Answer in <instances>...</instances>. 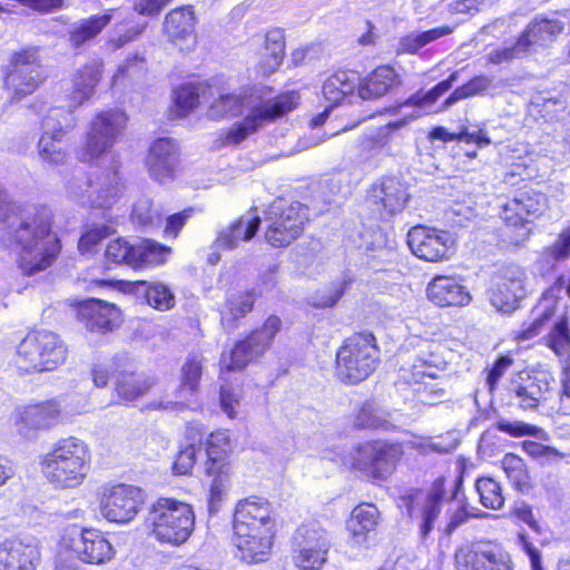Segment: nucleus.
<instances>
[{
	"label": "nucleus",
	"mask_w": 570,
	"mask_h": 570,
	"mask_svg": "<svg viewBox=\"0 0 570 570\" xmlns=\"http://www.w3.org/2000/svg\"><path fill=\"white\" fill-rule=\"evenodd\" d=\"M500 466L517 492L528 494L534 489L535 482L530 468L520 455L512 452L505 453L500 461Z\"/></svg>",
	"instance_id": "obj_46"
},
{
	"label": "nucleus",
	"mask_w": 570,
	"mask_h": 570,
	"mask_svg": "<svg viewBox=\"0 0 570 570\" xmlns=\"http://www.w3.org/2000/svg\"><path fill=\"white\" fill-rule=\"evenodd\" d=\"M70 306L76 320L91 334L108 335L124 322L122 309L117 304L101 298L76 299Z\"/></svg>",
	"instance_id": "obj_22"
},
{
	"label": "nucleus",
	"mask_w": 570,
	"mask_h": 570,
	"mask_svg": "<svg viewBox=\"0 0 570 570\" xmlns=\"http://www.w3.org/2000/svg\"><path fill=\"white\" fill-rule=\"evenodd\" d=\"M357 95L363 100H376L401 85V77L390 65L376 66L357 82Z\"/></svg>",
	"instance_id": "obj_33"
},
{
	"label": "nucleus",
	"mask_w": 570,
	"mask_h": 570,
	"mask_svg": "<svg viewBox=\"0 0 570 570\" xmlns=\"http://www.w3.org/2000/svg\"><path fill=\"white\" fill-rule=\"evenodd\" d=\"M156 379L120 366L114 373V391L119 402L129 404L149 393Z\"/></svg>",
	"instance_id": "obj_35"
},
{
	"label": "nucleus",
	"mask_w": 570,
	"mask_h": 570,
	"mask_svg": "<svg viewBox=\"0 0 570 570\" xmlns=\"http://www.w3.org/2000/svg\"><path fill=\"white\" fill-rule=\"evenodd\" d=\"M200 449L204 450L203 474L209 481L207 503L210 512L217 511L226 495L234 474L235 440L227 428L207 431L202 423Z\"/></svg>",
	"instance_id": "obj_5"
},
{
	"label": "nucleus",
	"mask_w": 570,
	"mask_h": 570,
	"mask_svg": "<svg viewBox=\"0 0 570 570\" xmlns=\"http://www.w3.org/2000/svg\"><path fill=\"white\" fill-rule=\"evenodd\" d=\"M411 253L429 263L448 261L451 257L453 242L446 230L425 225L412 226L406 235Z\"/></svg>",
	"instance_id": "obj_23"
},
{
	"label": "nucleus",
	"mask_w": 570,
	"mask_h": 570,
	"mask_svg": "<svg viewBox=\"0 0 570 570\" xmlns=\"http://www.w3.org/2000/svg\"><path fill=\"white\" fill-rule=\"evenodd\" d=\"M135 244L122 237L111 239L105 248L107 263L120 266L127 265L132 269Z\"/></svg>",
	"instance_id": "obj_55"
},
{
	"label": "nucleus",
	"mask_w": 570,
	"mask_h": 570,
	"mask_svg": "<svg viewBox=\"0 0 570 570\" xmlns=\"http://www.w3.org/2000/svg\"><path fill=\"white\" fill-rule=\"evenodd\" d=\"M62 405L58 397L17 405L10 414L11 432L30 441L42 431L50 430L61 419Z\"/></svg>",
	"instance_id": "obj_19"
},
{
	"label": "nucleus",
	"mask_w": 570,
	"mask_h": 570,
	"mask_svg": "<svg viewBox=\"0 0 570 570\" xmlns=\"http://www.w3.org/2000/svg\"><path fill=\"white\" fill-rule=\"evenodd\" d=\"M330 549L325 529L302 524L292 539V563L297 570H322L328 560Z\"/></svg>",
	"instance_id": "obj_21"
},
{
	"label": "nucleus",
	"mask_w": 570,
	"mask_h": 570,
	"mask_svg": "<svg viewBox=\"0 0 570 570\" xmlns=\"http://www.w3.org/2000/svg\"><path fill=\"white\" fill-rule=\"evenodd\" d=\"M115 230L106 224H95L87 227L78 239V250L81 254L90 253L105 238L114 234Z\"/></svg>",
	"instance_id": "obj_56"
},
{
	"label": "nucleus",
	"mask_w": 570,
	"mask_h": 570,
	"mask_svg": "<svg viewBox=\"0 0 570 570\" xmlns=\"http://www.w3.org/2000/svg\"><path fill=\"white\" fill-rule=\"evenodd\" d=\"M453 32V27L441 26L419 33H410L402 38L401 46L404 52L417 53L424 46Z\"/></svg>",
	"instance_id": "obj_54"
},
{
	"label": "nucleus",
	"mask_w": 570,
	"mask_h": 570,
	"mask_svg": "<svg viewBox=\"0 0 570 570\" xmlns=\"http://www.w3.org/2000/svg\"><path fill=\"white\" fill-rule=\"evenodd\" d=\"M207 104V116L213 120H222L240 115L244 97L235 92H225L222 86L210 83Z\"/></svg>",
	"instance_id": "obj_43"
},
{
	"label": "nucleus",
	"mask_w": 570,
	"mask_h": 570,
	"mask_svg": "<svg viewBox=\"0 0 570 570\" xmlns=\"http://www.w3.org/2000/svg\"><path fill=\"white\" fill-rule=\"evenodd\" d=\"M458 71H453L448 76V78L438 82L430 90H419L414 92L407 98L406 105L417 109L431 108L452 88L453 83L458 80Z\"/></svg>",
	"instance_id": "obj_51"
},
{
	"label": "nucleus",
	"mask_w": 570,
	"mask_h": 570,
	"mask_svg": "<svg viewBox=\"0 0 570 570\" xmlns=\"http://www.w3.org/2000/svg\"><path fill=\"white\" fill-rule=\"evenodd\" d=\"M68 355L69 346L60 334L32 327L16 346L12 365L21 376L50 373L65 365Z\"/></svg>",
	"instance_id": "obj_6"
},
{
	"label": "nucleus",
	"mask_w": 570,
	"mask_h": 570,
	"mask_svg": "<svg viewBox=\"0 0 570 570\" xmlns=\"http://www.w3.org/2000/svg\"><path fill=\"white\" fill-rule=\"evenodd\" d=\"M525 295L524 278L521 272L505 271L498 276L490 289L489 299L492 306L503 313H511L519 307Z\"/></svg>",
	"instance_id": "obj_29"
},
{
	"label": "nucleus",
	"mask_w": 570,
	"mask_h": 570,
	"mask_svg": "<svg viewBox=\"0 0 570 570\" xmlns=\"http://www.w3.org/2000/svg\"><path fill=\"white\" fill-rule=\"evenodd\" d=\"M560 405L558 411L570 414V358L568 364L561 365V390L559 393Z\"/></svg>",
	"instance_id": "obj_63"
},
{
	"label": "nucleus",
	"mask_w": 570,
	"mask_h": 570,
	"mask_svg": "<svg viewBox=\"0 0 570 570\" xmlns=\"http://www.w3.org/2000/svg\"><path fill=\"white\" fill-rule=\"evenodd\" d=\"M67 128L59 126L53 130H43L37 142V153L41 161L58 167L67 163L68 151L62 145Z\"/></svg>",
	"instance_id": "obj_44"
},
{
	"label": "nucleus",
	"mask_w": 570,
	"mask_h": 570,
	"mask_svg": "<svg viewBox=\"0 0 570 570\" xmlns=\"http://www.w3.org/2000/svg\"><path fill=\"white\" fill-rule=\"evenodd\" d=\"M149 535L169 547L185 544L195 531L196 514L193 505L175 497H158L150 503L145 517Z\"/></svg>",
	"instance_id": "obj_7"
},
{
	"label": "nucleus",
	"mask_w": 570,
	"mask_h": 570,
	"mask_svg": "<svg viewBox=\"0 0 570 570\" xmlns=\"http://www.w3.org/2000/svg\"><path fill=\"white\" fill-rule=\"evenodd\" d=\"M128 125L127 114L119 108L98 111L89 122L81 147V160L92 161L110 153Z\"/></svg>",
	"instance_id": "obj_16"
},
{
	"label": "nucleus",
	"mask_w": 570,
	"mask_h": 570,
	"mask_svg": "<svg viewBox=\"0 0 570 570\" xmlns=\"http://www.w3.org/2000/svg\"><path fill=\"white\" fill-rule=\"evenodd\" d=\"M148 75L147 60L138 53L129 55L117 68L112 82L122 87L140 85Z\"/></svg>",
	"instance_id": "obj_49"
},
{
	"label": "nucleus",
	"mask_w": 570,
	"mask_h": 570,
	"mask_svg": "<svg viewBox=\"0 0 570 570\" xmlns=\"http://www.w3.org/2000/svg\"><path fill=\"white\" fill-rule=\"evenodd\" d=\"M459 471L450 491L449 480L444 474L434 478L429 489L411 488L399 497L397 508L407 522L416 529V534L425 543L438 530L443 537L450 538L459 528L471 520H482L488 513L473 507L466 498L460 500L455 508H449L445 521L441 525L444 505L449 499L456 500L463 491L465 475V459L459 456Z\"/></svg>",
	"instance_id": "obj_2"
},
{
	"label": "nucleus",
	"mask_w": 570,
	"mask_h": 570,
	"mask_svg": "<svg viewBox=\"0 0 570 570\" xmlns=\"http://www.w3.org/2000/svg\"><path fill=\"white\" fill-rule=\"evenodd\" d=\"M543 345L558 357L561 365L570 360V327L567 316H560L542 338Z\"/></svg>",
	"instance_id": "obj_48"
},
{
	"label": "nucleus",
	"mask_w": 570,
	"mask_h": 570,
	"mask_svg": "<svg viewBox=\"0 0 570 570\" xmlns=\"http://www.w3.org/2000/svg\"><path fill=\"white\" fill-rule=\"evenodd\" d=\"M94 287H114L125 293L134 294L144 289V301L151 308L159 312H167L175 307L176 297L169 286L161 282L137 281H110L96 278L91 279Z\"/></svg>",
	"instance_id": "obj_24"
},
{
	"label": "nucleus",
	"mask_w": 570,
	"mask_h": 570,
	"mask_svg": "<svg viewBox=\"0 0 570 570\" xmlns=\"http://www.w3.org/2000/svg\"><path fill=\"white\" fill-rule=\"evenodd\" d=\"M546 203V196L534 187L533 178H521L513 195L501 205L499 217L511 232H521L524 239L531 234L530 225L542 215Z\"/></svg>",
	"instance_id": "obj_15"
},
{
	"label": "nucleus",
	"mask_w": 570,
	"mask_h": 570,
	"mask_svg": "<svg viewBox=\"0 0 570 570\" xmlns=\"http://www.w3.org/2000/svg\"><path fill=\"white\" fill-rule=\"evenodd\" d=\"M494 429L512 438L537 436L540 432V429L535 425L520 421L509 422L505 420L497 421L494 423Z\"/></svg>",
	"instance_id": "obj_59"
},
{
	"label": "nucleus",
	"mask_w": 570,
	"mask_h": 570,
	"mask_svg": "<svg viewBox=\"0 0 570 570\" xmlns=\"http://www.w3.org/2000/svg\"><path fill=\"white\" fill-rule=\"evenodd\" d=\"M233 542L237 557L246 564L266 562L277 537L272 502L262 495H248L236 502L233 512Z\"/></svg>",
	"instance_id": "obj_3"
},
{
	"label": "nucleus",
	"mask_w": 570,
	"mask_h": 570,
	"mask_svg": "<svg viewBox=\"0 0 570 570\" xmlns=\"http://www.w3.org/2000/svg\"><path fill=\"white\" fill-rule=\"evenodd\" d=\"M204 358L197 354L186 357L180 368L178 390L190 394L198 392L200 387Z\"/></svg>",
	"instance_id": "obj_52"
},
{
	"label": "nucleus",
	"mask_w": 570,
	"mask_h": 570,
	"mask_svg": "<svg viewBox=\"0 0 570 570\" xmlns=\"http://www.w3.org/2000/svg\"><path fill=\"white\" fill-rule=\"evenodd\" d=\"M550 255L557 262L570 257V226L561 230L558 239L550 247Z\"/></svg>",
	"instance_id": "obj_64"
},
{
	"label": "nucleus",
	"mask_w": 570,
	"mask_h": 570,
	"mask_svg": "<svg viewBox=\"0 0 570 570\" xmlns=\"http://www.w3.org/2000/svg\"><path fill=\"white\" fill-rule=\"evenodd\" d=\"M53 226L55 212L49 205L18 203L0 185V227L22 275L47 271L61 255L62 240L53 233Z\"/></svg>",
	"instance_id": "obj_1"
},
{
	"label": "nucleus",
	"mask_w": 570,
	"mask_h": 570,
	"mask_svg": "<svg viewBox=\"0 0 570 570\" xmlns=\"http://www.w3.org/2000/svg\"><path fill=\"white\" fill-rule=\"evenodd\" d=\"M549 393L550 381L546 375H528L511 387V395L523 410L538 407L541 402L549 399Z\"/></svg>",
	"instance_id": "obj_40"
},
{
	"label": "nucleus",
	"mask_w": 570,
	"mask_h": 570,
	"mask_svg": "<svg viewBox=\"0 0 570 570\" xmlns=\"http://www.w3.org/2000/svg\"><path fill=\"white\" fill-rule=\"evenodd\" d=\"M40 553L36 547L18 538L0 542V570H37Z\"/></svg>",
	"instance_id": "obj_31"
},
{
	"label": "nucleus",
	"mask_w": 570,
	"mask_h": 570,
	"mask_svg": "<svg viewBox=\"0 0 570 570\" xmlns=\"http://www.w3.org/2000/svg\"><path fill=\"white\" fill-rule=\"evenodd\" d=\"M528 55L523 46L519 45V37L511 47L499 48L487 56V62L491 65H501L515 58Z\"/></svg>",
	"instance_id": "obj_61"
},
{
	"label": "nucleus",
	"mask_w": 570,
	"mask_h": 570,
	"mask_svg": "<svg viewBox=\"0 0 570 570\" xmlns=\"http://www.w3.org/2000/svg\"><path fill=\"white\" fill-rule=\"evenodd\" d=\"M513 364V360L509 355H500L487 372V386L490 392H494L500 380Z\"/></svg>",
	"instance_id": "obj_60"
},
{
	"label": "nucleus",
	"mask_w": 570,
	"mask_h": 570,
	"mask_svg": "<svg viewBox=\"0 0 570 570\" xmlns=\"http://www.w3.org/2000/svg\"><path fill=\"white\" fill-rule=\"evenodd\" d=\"M196 13L191 4L178 6L169 10L164 18L161 32L166 40L183 49L196 41Z\"/></svg>",
	"instance_id": "obj_26"
},
{
	"label": "nucleus",
	"mask_w": 570,
	"mask_h": 570,
	"mask_svg": "<svg viewBox=\"0 0 570 570\" xmlns=\"http://www.w3.org/2000/svg\"><path fill=\"white\" fill-rule=\"evenodd\" d=\"M456 570H513L511 554L497 540L479 539L459 547L453 554Z\"/></svg>",
	"instance_id": "obj_20"
},
{
	"label": "nucleus",
	"mask_w": 570,
	"mask_h": 570,
	"mask_svg": "<svg viewBox=\"0 0 570 570\" xmlns=\"http://www.w3.org/2000/svg\"><path fill=\"white\" fill-rule=\"evenodd\" d=\"M116 8L81 19L68 31V42L72 49H80L94 41L111 22Z\"/></svg>",
	"instance_id": "obj_41"
},
{
	"label": "nucleus",
	"mask_w": 570,
	"mask_h": 570,
	"mask_svg": "<svg viewBox=\"0 0 570 570\" xmlns=\"http://www.w3.org/2000/svg\"><path fill=\"white\" fill-rule=\"evenodd\" d=\"M202 422L191 421L185 426L184 443L179 444L174 455L171 472L174 475H191L197 463L202 442Z\"/></svg>",
	"instance_id": "obj_32"
},
{
	"label": "nucleus",
	"mask_w": 570,
	"mask_h": 570,
	"mask_svg": "<svg viewBox=\"0 0 570 570\" xmlns=\"http://www.w3.org/2000/svg\"><path fill=\"white\" fill-rule=\"evenodd\" d=\"M210 94V82H184L178 85L173 91L171 111L177 118H184L193 112L200 104L208 101Z\"/></svg>",
	"instance_id": "obj_39"
},
{
	"label": "nucleus",
	"mask_w": 570,
	"mask_h": 570,
	"mask_svg": "<svg viewBox=\"0 0 570 570\" xmlns=\"http://www.w3.org/2000/svg\"><path fill=\"white\" fill-rule=\"evenodd\" d=\"M426 295L439 307H464L472 301L469 289L452 275L434 276L428 284Z\"/></svg>",
	"instance_id": "obj_30"
},
{
	"label": "nucleus",
	"mask_w": 570,
	"mask_h": 570,
	"mask_svg": "<svg viewBox=\"0 0 570 570\" xmlns=\"http://www.w3.org/2000/svg\"><path fill=\"white\" fill-rule=\"evenodd\" d=\"M405 456V443L387 439H371L355 444L347 459L351 472L379 484L392 476Z\"/></svg>",
	"instance_id": "obj_9"
},
{
	"label": "nucleus",
	"mask_w": 570,
	"mask_h": 570,
	"mask_svg": "<svg viewBox=\"0 0 570 570\" xmlns=\"http://www.w3.org/2000/svg\"><path fill=\"white\" fill-rule=\"evenodd\" d=\"M299 105L301 95L297 90L281 91L271 100L254 106L243 120L222 131L216 138V145L218 148L236 147L263 126L286 117Z\"/></svg>",
	"instance_id": "obj_12"
},
{
	"label": "nucleus",
	"mask_w": 570,
	"mask_h": 570,
	"mask_svg": "<svg viewBox=\"0 0 570 570\" xmlns=\"http://www.w3.org/2000/svg\"><path fill=\"white\" fill-rule=\"evenodd\" d=\"M72 550L86 564L100 566L111 561L116 551L107 534L97 528H82Z\"/></svg>",
	"instance_id": "obj_27"
},
{
	"label": "nucleus",
	"mask_w": 570,
	"mask_h": 570,
	"mask_svg": "<svg viewBox=\"0 0 570 570\" xmlns=\"http://www.w3.org/2000/svg\"><path fill=\"white\" fill-rule=\"evenodd\" d=\"M360 75L352 69H337L323 82L322 94L332 106H338L348 101L357 92Z\"/></svg>",
	"instance_id": "obj_37"
},
{
	"label": "nucleus",
	"mask_w": 570,
	"mask_h": 570,
	"mask_svg": "<svg viewBox=\"0 0 570 570\" xmlns=\"http://www.w3.org/2000/svg\"><path fill=\"white\" fill-rule=\"evenodd\" d=\"M283 331V321L277 314H269L258 326L237 338L219 361V372H242L249 364L259 362L272 348L277 335Z\"/></svg>",
	"instance_id": "obj_11"
},
{
	"label": "nucleus",
	"mask_w": 570,
	"mask_h": 570,
	"mask_svg": "<svg viewBox=\"0 0 570 570\" xmlns=\"http://www.w3.org/2000/svg\"><path fill=\"white\" fill-rule=\"evenodd\" d=\"M170 254L171 247L151 238H141L135 244L132 269L137 272L161 266Z\"/></svg>",
	"instance_id": "obj_45"
},
{
	"label": "nucleus",
	"mask_w": 570,
	"mask_h": 570,
	"mask_svg": "<svg viewBox=\"0 0 570 570\" xmlns=\"http://www.w3.org/2000/svg\"><path fill=\"white\" fill-rule=\"evenodd\" d=\"M125 28L116 37L110 39L114 49H120L135 41L147 28V22H138L132 19H124L120 22Z\"/></svg>",
	"instance_id": "obj_57"
},
{
	"label": "nucleus",
	"mask_w": 570,
	"mask_h": 570,
	"mask_svg": "<svg viewBox=\"0 0 570 570\" xmlns=\"http://www.w3.org/2000/svg\"><path fill=\"white\" fill-rule=\"evenodd\" d=\"M554 314V306L533 312L529 320L523 321L520 327L512 332L513 342L523 343L538 337L548 327Z\"/></svg>",
	"instance_id": "obj_50"
},
{
	"label": "nucleus",
	"mask_w": 570,
	"mask_h": 570,
	"mask_svg": "<svg viewBox=\"0 0 570 570\" xmlns=\"http://www.w3.org/2000/svg\"><path fill=\"white\" fill-rule=\"evenodd\" d=\"M264 219L265 244L284 250L304 236L311 223L309 208L298 200L277 197L264 210Z\"/></svg>",
	"instance_id": "obj_10"
},
{
	"label": "nucleus",
	"mask_w": 570,
	"mask_h": 570,
	"mask_svg": "<svg viewBox=\"0 0 570 570\" xmlns=\"http://www.w3.org/2000/svg\"><path fill=\"white\" fill-rule=\"evenodd\" d=\"M96 501L104 519L125 524L134 520L140 511L144 492L141 488L132 484L107 482L97 489Z\"/></svg>",
	"instance_id": "obj_18"
},
{
	"label": "nucleus",
	"mask_w": 570,
	"mask_h": 570,
	"mask_svg": "<svg viewBox=\"0 0 570 570\" xmlns=\"http://www.w3.org/2000/svg\"><path fill=\"white\" fill-rule=\"evenodd\" d=\"M91 451L81 439L69 435L57 440L39 459L45 480L56 490L76 489L91 469Z\"/></svg>",
	"instance_id": "obj_4"
},
{
	"label": "nucleus",
	"mask_w": 570,
	"mask_h": 570,
	"mask_svg": "<svg viewBox=\"0 0 570 570\" xmlns=\"http://www.w3.org/2000/svg\"><path fill=\"white\" fill-rule=\"evenodd\" d=\"M381 512L372 502L356 504L345 520V530L352 547H364L367 544L372 533L379 527Z\"/></svg>",
	"instance_id": "obj_28"
},
{
	"label": "nucleus",
	"mask_w": 570,
	"mask_h": 570,
	"mask_svg": "<svg viewBox=\"0 0 570 570\" xmlns=\"http://www.w3.org/2000/svg\"><path fill=\"white\" fill-rule=\"evenodd\" d=\"M564 31V23L558 19L547 17L534 18L519 36V45L527 52L534 47H548L554 42Z\"/></svg>",
	"instance_id": "obj_36"
},
{
	"label": "nucleus",
	"mask_w": 570,
	"mask_h": 570,
	"mask_svg": "<svg viewBox=\"0 0 570 570\" xmlns=\"http://www.w3.org/2000/svg\"><path fill=\"white\" fill-rule=\"evenodd\" d=\"M40 49L36 46L22 47L10 53L2 67V86L10 99L20 101L36 92L47 80Z\"/></svg>",
	"instance_id": "obj_13"
},
{
	"label": "nucleus",
	"mask_w": 570,
	"mask_h": 570,
	"mask_svg": "<svg viewBox=\"0 0 570 570\" xmlns=\"http://www.w3.org/2000/svg\"><path fill=\"white\" fill-rule=\"evenodd\" d=\"M521 449L528 454V456L537 459H553L562 456V454L553 446L542 444L533 440H523Z\"/></svg>",
	"instance_id": "obj_62"
},
{
	"label": "nucleus",
	"mask_w": 570,
	"mask_h": 570,
	"mask_svg": "<svg viewBox=\"0 0 570 570\" xmlns=\"http://www.w3.org/2000/svg\"><path fill=\"white\" fill-rule=\"evenodd\" d=\"M410 198L404 181L395 176H382L367 187L361 204L362 215L374 224L390 222L405 209Z\"/></svg>",
	"instance_id": "obj_14"
},
{
	"label": "nucleus",
	"mask_w": 570,
	"mask_h": 570,
	"mask_svg": "<svg viewBox=\"0 0 570 570\" xmlns=\"http://www.w3.org/2000/svg\"><path fill=\"white\" fill-rule=\"evenodd\" d=\"M102 63L89 62L76 70L71 78L72 88L67 96L68 107L76 109L89 101L101 81Z\"/></svg>",
	"instance_id": "obj_34"
},
{
	"label": "nucleus",
	"mask_w": 570,
	"mask_h": 570,
	"mask_svg": "<svg viewBox=\"0 0 570 570\" xmlns=\"http://www.w3.org/2000/svg\"><path fill=\"white\" fill-rule=\"evenodd\" d=\"M380 362L376 336L371 331L354 332L336 350L334 374L344 385H357L376 371Z\"/></svg>",
	"instance_id": "obj_8"
},
{
	"label": "nucleus",
	"mask_w": 570,
	"mask_h": 570,
	"mask_svg": "<svg viewBox=\"0 0 570 570\" xmlns=\"http://www.w3.org/2000/svg\"><path fill=\"white\" fill-rule=\"evenodd\" d=\"M262 218L254 215L248 219L237 217L225 229L220 230L216 238L217 247L224 250L236 248L242 242L252 240L258 233Z\"/></svg>",
	"instance_id": "obj_42"
},
{
	"label": "nucleus",
	"mask_w": 570,
	"mask_h": 570,
	"mask_svg": "<svg viewBox=\"0 0 570 570\" xmlns=\"http://www.w3.org/2000/svg\"><path fill=\"white\" fill-rule=\"evenodd\" d=\"M178 163L177 145L167 137L157 138L151 142L145 160L149 175L160 184L175 178Z\"/></svg>",
	"instance_id": "obj_25"
},
{
	"label": "nucleus",
	"mask_w": 570,
	"mask_h": 570,
	"mask_svg": "<svg viewBox=\"0 0 570 570\" xmlns=\"http://www.w3.org/2000/svg\"><path fill=\"white\" fill-rule=\"evenodd\" d=\"M445 365L441 346L432 343L426 351H422L415 357L410 366L400 370L399 382L411 387L419 396L443 394L439 380Z\"/></svg>",
	"instance_id": "obj_17"
},
{
	"label": "nucleus",
	"mask_w": 570,
	"mask_h": 570,
	"mask_svg": "<svg viewBox=\"0 0 570 570\" xmlns=\"http://www.w3.org/2000/svg\"><path fill=\"white\" fill-rule=\"evenodd\" d=\"M479 502L487 509L499 510L504 505L502 487L493 478L480 476L474 483Z\"/></svg>",
	"instance_id": "obj_53"
},
{
	"label": "nucleus",
	"mask_w": 570,
	"mask_h": 570,
	"mask_svg": "<svg viewBox=\"0 0 570 570\" xmlns=\"http://www.w3.org/2000/svg\"><path fill=\"white\" fill-rule=\"evenodd\" d=\"M285 58V35L279 29L266 32L264 47L261 52L259 68L267 76L275 72Z\"/></svg>",
	"instance_id": "obj_47"
},
{
	"label": "nucleus",
	"mask_w": 570,
	"mask_h": 570,
	"mask_svg": "<svg viewBox=\"0 0 570 570\" xmlns=\"http://www.w3.org/2000/svg\"><path fill=\"white\" fill-rule=\"evenodd\" d=\"M195 214L194 207H186L166 218L163 235L165 238L176 239L188 219Z\"/></svg>",
	"instance_id": "obj_58"
},
{
	"label": "nucleus",
	"mask_w": 570,
	"mask_h": 570,
	"mask_svg": "<svg viewBox=\"0 0 570 570\" xmlns=\"http://www.w3.org/2000/svg\"><path fill=\"white\" fill-rule=\"evenodd\" d=\"M257 294L254 289L233 293L225 299L220 311V324L225 331L236 330L240 322L254 311Z\"/></svg>",
	"instance_id": "obj_38"
}]
</instances>
